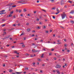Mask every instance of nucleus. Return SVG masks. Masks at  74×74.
Here are the masks:
<instances>
[{"label":"nucleus","instance_id":"obj_1","mask_svg":"<svg viewBox=\"0 0 74 74\" xmlns=\"http://www.w3.org/2000/svg\"><path fill=\"white\" fill-rule=\"evenodd\" d=\"M5 10H4L0 12V14L2 15V14H6V12H5Z\"/></svg>","mask_w":74,"mask_h":74},{"label":"nucleus","instance_id":"obj_2","mask_svg":"<svg viewBox=\"0 0 74 74\" xmlns=\"http://www.w3.org/2000/svg\"><path fill=\"white\" fill-rule=\"evenodd\" d=\"M67 16V15L66 14H62V19H64L65 17Z\"/></svg>","mask_w":74,"mask_h":74},{"label":"nucleus","instance_id":"obj_3","mask_svg":"<svg viewBox=\"0 0 74 74\" xmlns=\"http://www.w3.org/2000/svg\"><path fill=\"white\" fill-rule=\"evenodd\" d=\"M60 67H61V66L60 65L57 64L56 67V68H58L59 69H60Z\"/></svg>","mask_w":74,"mask_h":74},{"label":"nucleus","instance_id":"obj_4","mask_svg":"<svg viewBox=\"0 0 74 74\" xmlns=\"http://www.w3.org/2000/svg\"><path fill=\"white\" fill-rule=\"evenodd\" d=\"M10 37V35L5 36V39H7V38H9V37Z\"/></svg>","mask_w":74,"mask_h":74},{"label":"nucleus","instance_id":"obj_5","mask_svg":"<svg viewBox=\"0 0 74 74\" xmlns=\"http://www.w3.org/2000/svg\"><path fill=\"white\" fill-rule=\"evenodd\" d=\"M12 14H10L9 15L7 16V17L8 18H9L10 17H11L12 16Z\"/></svg>","mask_w":74,"mask_h":74},{"label":"nucleus","instance_id":"obj_6","mask_svg":"<svg viewBox=\"0 0 74 74\" xmlns=\"http://www.w3.org/2000/svg\"><path fill=\"white\" fill-rule=\"evenodd\" d=\"M25 1H26L25 0L21 1L22 4H26L27 3H23V2H25Z\"/></svg>","mask_w":74,"mask_h":74},{"label":"nucleus","instance_id":"obj_7","mask_svg":"<svg viewBox=\"0 0 74 74\" xmlns=\"http://www.w3.org/2000/svg\"><path fill=\"white\" fill-rule=\"evenodd\" d=\"M32 51L33 52H38V51L36 50H35L32 49Z\"/></svg>","mask_w":74,"mask_h":74},{"label":"nucleus","instance_id":"obj_8","mask_svg":"<svg viewBox=\"0 0 74 74\" xmlns=\"http://www.w3.org/2000/svg\"><path fill=\"white\" fill-rule=\"evenodd\" d=\"M60 3L61 5L63 4V0H61L60 2Z\"/></svg>","mask_w":74,"mask_h":74},{"label":"nucleus","instance_id":"obj_9","mask_svg":"<svg viewBox=\"0 0 74 74\" xmlns=\"http://www.w3.org/2000/svg\"><path fill=\"white\" fill-rule=\"evenodd\" d=\"M14 52L15 53H16L17 55H19V53H18V52H17V51H14Z\"/></svg>","mask_w":74,"mask_h":74},{"label":"nucleus","instance_id":"obj_10","mask_svg":"<svg viewBox=\"0 0 74 74\" xmlns=\"http://www.w3.org/2000/svg\"><path fill=\"white\" fill-rule=\"evenodd\" d=\"M22 73V72H16V74H21Z\"/></svg>","mask_w":74,"mask_h":74},{"label":"nucleus","instance_id":"obj_11","mask_svg":"<svg viewBox=\"0 0 74 74\" xmlns=\"http://www.w3.org/2000/svg\"><path fill=\"white\" fill-rule=\"evenodd\" d=\"M56 71H57L58 74H60V72H59V71L58 70H57Z\"/></svg>","mask_w":74,"mask_h":74},{"label":"nucleus","instance_id":"obj_12","mask_svg":"<svg viewBox=\"0 0 74 74\" xmlns=\"http://www.w3.org/2000/svg\"><path fill=\"white\" fill-rule=\"evenodd\" d=\"M74 10H72L70 12V14H74Z\"/></svg>","mask_w":74,"mask_h":74},{"label":"nucleus","instance_id":"obj_13","mask_svg":"<svg viewBox=\"0 0 74 74\" xmlns=\"http://www.w3.org/2000/svg\"><path fill=\"white\" fill-rule=\"evenodd\" d=\"M9 72L10 73H12V70L11 69H9Z\"/></svg>","mask_w":74,"mask_h":74},{"label":"nucleus","instance_id":"obj_14","mask_svg":"<svg viewBox=\"0 0 74 74\" xmlns=\"http://www.w3.org/2000/svg\"><path fill=\"white\" fill-rule=\"evenodd\" d=\"M27 30L28 32H30V29L28 28V29H27Z\"/></svg>","mask_w":74,"mask_h":74},{"label":"nucleus","instance_id":"obj_15","mask_svg":"<svg viewBox=\"0 0 74 74\" xmlns=\"http://www.w3.org/2000/svg\"><path fill=\"white\" fill-rule=\"evenodd\" d=\"M56 9V8L55 7H54L53 8H52V10H55Z\"/></svg>","mask_w":74,"mask_h":74},{"label":"nucleus","instance_id":"obj_16","mask_svg":"<svg viewBox=\"0 0 74 74\" xmlns=\"http://www.w3.org/2000/svg\"><path fill=\"white\" fill-rule=\"evenodd\" d=\"M50 1L52 3H53L55 1V0H50Z\"/></svg>","mask_w":74,"mask_h":74},{"label":"nucleus","instance_id":"obj_17","mask_svg":"<svg viewBox=\"0 0 74 74\" xmlns=\"http://www.w3.org/2000/svg\"><path fill=\"white\" fill-rule=\"evenodd\" d=\"M18 3H21V4H22V1H19L18 2Z\"/></svg>","mask_w":74,"mask_h":74},{"label":"nucleus","instance_id":"obj_18","mask_svg":"<svg viewBox=\"0 0 74 74\" xmlns=\"http://www.w3.org/2000/svg\"><path fill=\"white\" fill-rule=\"evenodd\" d=\"M25 70H29V68H28V67L26 68L25 69Z\"/></svg>","mask_w":74,"mask_h":74},{"label":"nucleus","instance_id":"obj_19","mask_svg":"<svg viewBox=\"0 0 74 74\" xmlns=\"http://www.w3.org/2000/svg\"><path fill=\"white\" fill-rule=\"evenodd\" d=\"M5 24H3L1 26H2V27H4V26H5Z\"/></svg>","mask_w":74,"mask_h":74},{"label":"nucleus","instance_id":"obj_20","mask_svg":"<svg viewBox=\"0 0 74 74\" xmlns=\"http://www.w3.org/2000/svg\"><path fill=\"white\" fill-rule=\"evenodd\" d=\"M38 60V61H39V62H40L41 61H42L40 59H39Z\"/></svg>","mask_w":74,"mask_h":74},{"label":"nucleus","instance_id":"obj_21","mask_svg":"<svg viewBox=\"0 0 74 74\" xmlns=\"http://www.w3.org/2000/svg\"><path fill=\"white\" fill-rule=\"evenodd\" d=\"M71 22L72 24H74V21H71Z\"/></svg>","mask_w":74,"mask_h":74},{"label":"nucleus","instance_id":"obj_22","mask_svg":"<svg viewBox=\"0 0 74 74\" xmlns=\"http://www.w3.org/2000/svg\"><path fill=\"white\" fill-rule=\"evenodd\" d=\"M2 22H5V20L4 19H3L2 20Z\"/></svg>","mask_w":74,"mask_h":74},{"label":"nucleus","instance_id":"obj_23","mask_svg":"<svg viewBox=\"0 0 74 74\" xmlns=\"http://www.w3.org/2000/svg\"><path fill=\"white\" fill-rule=\"evenodd\" d=\"M36 64V63H32V64L34 66H35V64Z\"/></svg>","mask_w":74,"mask_h":74},{"label":"nucleus","instance_id":"obj_24","mask_svg":"<svg viewBox=\"0 0 74 74\" xmlns=\"http://www.w3.org/2000/svg\"><path fill=\"white\" fill-rule=\"evenodd\" d=\"M12 7L13 8H15V7H16V5H14V6H12Z\"/></svg>","mask_w":74,"mask_h":74},{"label":"nucleus","instance_id":"obj_25","mask_svg":"<svg viewBox=\"0 0 74 74\" xmlns=\"http://www.w3.org/2000/svg\"><path fill=\"white\" fill-rule=\"evenodd\" d=\"M59 12H58L57 13H56L55 14H56V15H58V14H59Z\"/></svg>","mask_w":74,"mask_h":74},{"label":"nucleus","instance_id":"obj_26","mask_svg":"<svg viewBox=\"0 0 74 74\" xmlns=\"http://www.w3.org/2000/svg\"><path fill=\"white\" fill-rule=\"evenodd\" d=\"M57 12H60V11H59V9H58V8H57Z\"/></svg>","mask_w":74,"mask_h":74},{"label":"nucleus","instance_id":"obj_27","mask_svg":"<svg viewBox=\"0 0 74 74\" xmlns=\"http://www.w3.org/2000/svg\"><path fill=\"white\" fill-rule=\"evenodd\" d=\"M67 44H65V45H64V46H65V47H67Z\"/></svg>","mask_w":74,"mask_h":74},{"label":"nucleus","instance_id":"obj_28","mask_svg":"<svg viewBox=\"0 0 74 74\" xmlns=\"http://www.w3.org/2000/svg\"><path fill=\"white\" fill-rule=\"evenodd\" d=\"M44 54H42V56H41V58H43V56H44Z\"/></svg>","mask_w":74,"mask_h":74},{"label":"nucleus","instance_id":"obj_29","mask_svg":"<svg viewBox=\"0 0 74 74\" xmlns=\"http://www.w3.org/2000/svg\"><path fill=\"white\" fill-rule=\"evenodd\" d=\"M13 26H16V24H13Z\"/></svg>","mask_w":74,"mask_h":74},{"label":"nucleus","instance_id":"obj_30","mask_svg":"<svg viewBox=\"0 0 74 74\" xmlns=\"http://www.w3.org/2000/svg\"><path fill=\"white\" fill-rule=\"evenodd\" d=\"M24 12H26V9H24Z\"/></svg>","mask_w":74,"mask_h":74},{"label":"nucleus","instance_id":"obj_31","mask_svg":"<svg viewBox=\"0 0 74 74\" xmlns=\"http://www.w3.org/2000/svg\"><path fill=\"white\" fill-rule=\"evenodd\" d=\"M40 73H42V70H40Z\"/></svg>","mask_w":74,"mask_h":74},{"label":"nucleus","instance_id":"obj_32","mask_svg":"<svg viewBox=\"0 0 74 74\" xmlns=\"http://www.w3.org/2000/svg\"><path fill=\"white\" fill-rule=\"evenodd\" d=\"M48 32H48V31H46V33H48Z\"/></svg>","mask_w":74,"mask_h":74},{"label":"nucleus","instance_id":"obj_33","mask_svg":"<svg viewBox=\"0 0 74 74\" xmlns=\"http://www.w3.org/2000/svg\"><path fill=\"white\" fill-rule=\"evenodd\" d=\"M51 55H52V53H50L49 54V56H51Z\"/></svg>","mask_w":74,"mask_h":74},{"label":"nucleus","instance_id":"obj_34","mask_svg":"<svg viewBox=\"0 0 74 74\" xmlns=\"http://www.w3.org/2000/svg\"><path fill=\"white\" fill-rule=\"evenodd\" d=\"M23 34H23V33L21 34L20 35V36H22V35H23Z\"/></svg>","mask_w":74,"mask_h":74},{"label":"nucleus","instance_id":"obj_35","mask_svg":"<svg viewBox=\"0 0 74 74\" xmlns=\"http://www.w3.org/2000/svg\"><path fill=\"white\" fill-rule=\"evenodd\" d=\"M36 20L37 21H39V19L38 18H37V19H36Z\"/></svg>","mask_w":74,"mask_h":74},{"label":"nucleus","instance_id":"obj_36","mask_svg":"<svg viewBox=\"0 0 74 74\" xmlns=\"http://www.w3.org/2000/svg\"><path fill=\"white\" fill-rule=\"evenodd\" d=\"M13 12H13V11H12L11 12H10V13H11V14H13Z\"/></svg>","mask_w":74,"mask_h":74},{"label":"nucleus","instance_id":"obj_37","mask_svg":"<svg viewBox=\"0 0 74 74\" xmlns=\"http://www.w3.org/2000/svg\"><path fill=\"white\" fill-rule=\"evenodd\" d=\"M53 19H55V17L54 16H53Z\"/></svg>","mask_w":74,"mask_h":74},{"label":"nucleus","instance_id":"obj_38","mask_svg":"<svg viewBox=\"0 0 74 74\" xmlns=\"http://www.w3.org/2000/svg\"><path fill=\"white\" fill-rule=\"evenodd\" d=\"M68 2L69 3H72V2L71 1H69Z\"/></svg>","mask_w":74,"mask_h":74},{"label":"nucleus","instance_id":"obj_39","mask_svg":"<svg viewBox=\"0 0 74 74\" xmlns=\"http://www.w3.org/2000/svg\"><path fill=\"white\" fill-rule=\"evenodd\" d=\"M37 28L38 29H40V27H37Z\"/></svg>","mask_w":74,"mask_h":74},{"label":"nucleus","instance_id":"obj_40","mask_svg":"<svg viewBox=\"0 0 74 74\" xmlns=\"http://www.w3.org/2000/svg\"><path fill=\"white\" fill-rule=\"evenodd\" d=\"M43 42V40H40V42Z\"/></svg>","mask_w":74,"mask_h":74},{"label":"nucleus","instance_id":"obj_41","mask_svg":"<svg viewBox=\"0 0 74 74\" xmlns=\"http://www.w3.org/2000/svg\"><path fill=\"white\" fill-rule=\"evenodd\" d=\"M26 25H29V23H27Z\"/></svg>","mask_w":74,"mask_h":74},{"label":"nucleus","instance_id":"obj_42","mask_svg":"<svg viewBox=\"0 0 74 74\" xmlns=\"http://www.w3.org/2000/svg\"><path fill=\"white\" fill-rule=\"evenodd\" d=\"M18 12L20 13V12H21V10H19L18 11Z\"/></svg>","mask_w":74,"mask_h":74},{"label":"nucleus","instance_id":"obj_43","mask_svg":"<svg viewBox=\"0 0 74 74\" xmlns=\"http://www.w3.org/2000/svg\"><path fill=\"white\" fill-rule=\"evenodd\" d=\"M73 45H74V44H73V43H72L71 45L72 47H73Z\"/></svg>","mask_w":74,"mask_h":74},{"label":"nucleus","instance_id":"obj_44","mask_svg":"<svg viewBox=\"0 0 74 74\" xmlns=\"http://www.w3.org/2000/svg\"><path fill=\"white\" fill-rule=\"evenodd\" d=\"M22 47H25V46L24 45H22Z\"/></svg>","mask_w":74,"mask_h":74},{"label":"nucleus","instance_id":"obj_45","mask_svg":"<svg viewBox=\"0 0 74 74\" xmlns=\"http://www.w3.org/2000/svg\"><path fill=\"white\" fill-rule=\"evenodd\" d=\"M5 64H3V67H5Z\"/></svg>","mask_w":74,"mask_h":74},{"label":"nucleus","instance_id":"obj_46","mask_svg":"<svg viewBox=\"0 0 74 74\" xmlns=\"http://www.w3.org/2000/svg\"><path fill=\"white\" fill-rule=\"evenodd\" d=\"M54 60H56V58H54Z\"/></svg>","mask_w":74,"mask_h":74},{"label":"nucleus","instance_id":"obj_47","mask_svg":"<svg viewBox=\"0 0 74 74\" xmlns=\"http://www.w3.org/2000/svg\"><path fill=\"white\" fill-rule=\"evenodd\" d=\"M7 47H9V46H10V45H6Z\"/></svg>","mask_w":74,"mask_h":74},{"label":"nucleus","instance_id":"obj_48","mask_svg":"<svg viewBox=\"0 0 74 74\" xmlns=\"http://www.w3.org/2000/svg\"><path fill=\"white\" fill-rule=\"evenodd\" d=\"M34 34H33L32 35V37H34Z\"/></svg>","mask_w":74,"mask_h":74},{"label":"nucleus","instance_id":"obj_49","mask_svg":"<svg viewBox=\"0 0 74 74\" xmlns=\"http://www.w3.org/2000/svg\"><path fill=\"white\" fill-rule=\"evenodd\" d=\"M37 2L38 3H39V2H40V1H37Z\"/></svg>","mask_w":74,"mask_h":74},{"label":"nucleus","instance_id":"obj_50","mask_svg":"<svg viewBox=\"0 0 74 74\" xmlns=\"http://www.w3.org/2000/svg\"><path fill=\"white\" fill-rule=\"evenodd\" d=\"M42 11H44V12H46V11H45V10H42Z\"/></svg>","mask_w":74,"mask_h":74},{"label":"nucleus","instance_id":"obj_51","mask_svg":"<svg viewBox=\"0 0 74 74\" xmlns=\"http://www.w3.org/2000/svg\"><path fill=\"white\" fill-rule=\"evenodd\" d=\"M67 52H70V50H67Z\"/></svg>","mask_w":74,"mask_h":74},{"label":"nucleus","instance_id":"obj_52","mask_svg":"<svg viewBox=\"0 0 74 74\" xmlns=\"http://www.w3.org/2000/svg\"><path fill=\"white\" fill-rule=\"evenodd\" d=\"M20 25H21V24L20 23L18 24V26H20Z\"/></svg>","mask_w":74,"mask_h":74},{"label":"nucleus","instance_id":"obj_53","mask_svg":"<svg viewBox=\"0 0 74 74\" xmlns=\"http://www.w3.org/2000/svg\"><path fill=\"white\" fill-rule=\"evenodd\" d=\"M52 51H54V49H52L51 50Z\"/></svg>","mask_w":74,"mask_h":74},{"label":"nucleus","instance_id":"obj_54","mask_svg":"<svg viewBox=\"0 0 74 74\" xmlns=\"http://www.w3.org/2000/svg\"><path fill=\"white\" fill-rule=\"evenodd\" d=\"M36 11H34V14H36Z\"/></svg>","mask_w":74,"mask_h":74},{"label":"nucleus","instance_id":"obj_55","mask_svg":"<svg viewBox=\"0 0 74 74\" xmlns=\"http://www.w3.org/2000/svg\"><path fill=\"white\" fill-rule=\"evenodd\" d=\"M32 45H35V44L34 43H32Z\"/></svg>","mask_w":74,"mask_h":74},{"label":"nucleus","instance_id":"obj_56","mask_svg":"<svg viewBox=\"0 0 74 74\" xmlns=\"http://www.w3.org/2000/svg\"><path fill=\"white\" fill-rule=\"evenodd\" d=\"M44 28L45 29V28H46V26H44Z\"/></svg>","mask_w":74,"mask_h":74},{"label":"nucleus","instance_id":"obj_57","mask_svg":"<svg viewBox=\"0 0 74 74\" xmlns=\"http://www.w3.org/2000/svg\"><path fill=\"white\" fill-rule=\"evenodd\" d=\"M4 34H6V33L5 32H4Z\"/></svg>","mask_w":74,"mask_h":74},{"label":"nucleus","instance_id":"obj_58","mask_svg":"<svg viewBox=\"0 0 74 74\" xmlns=\"http://www.w3.org/2000/svg\"><path fill=\"white\" fill-rule=\"evenodd\" d=\"M65 66H67V64H65Z\"/></svg>","mask_w":74,"mask_h":74},{"label":"nucleus","instance_id":"obj_59","mask_svg":"<svg viewBox=\"0 0 74 74\" xmlns=\"http://www.w3.org/2000/svg\"><path fill=\"white\" fill-rule=\"evenodd\" d=\"M58 4H60V2H57Z\"/></svg>","mask_w":74,"mask_h":74},{"label":"nucleus","instance_id":"obj_60","mask_svg":"<svg viewBox=\"0 0 74 74\" xmlns=\"http://www.w3.org/2000/svg\"><path fill=\"white\" fill-rule=\"evenodd\" d=\"M24 40H26V38H24Z\"/></svg>","mask_w":74,"mask_h":74},{"label":"nucleus","instance_id":"obj_61","mask_svg":"<svg viewBox=\"0 0 74 74\" xmlns=\"http://www.w3.org/2000/svg\"><path fill=\"white\" fill-rule=\"evenodd\" d=\"M37 65H38V64H39V62H38L37 63Z\"/></svg>","mask_w":74,"mask_h":74},{"label":"nucleus","instance_id":"obj_62","mask_svg":"<svg viewBox=\"0 0 74 74\" xmlns=\"http://www.w3.org/2000/svg\"><path fill=\"white\" fill-rule=\"evenodd\" d=\"M10 40H12V38H10Z\"/></svg>","mask_w":74,"mask_h":74},{"label":"nucleus","instance_id":"obj_63","mask_svg":"<svg viewBox=\"0 0 74 74\" xmlns=\"http://www.w3.org/2000/svg\"><path fill=\"white\" fill-rule=\"evenodd\" d=\"M53 73H55V71H53Z\"/></svg>","mask_w":74,"mask_h":74},{"label":"nucleus","instance_id":"obj_64","mask_svg":"<svg viewBox=\"0 0 74 74\" xmlns=\"http://www.w3.org/2000/svg\"><path fill=\"white\" fill-rule=\"evenodd\" d=\"M12 74H15V73H12Z\"/></svg>","mask_w":74,"mask_h":74}]
</instances>
